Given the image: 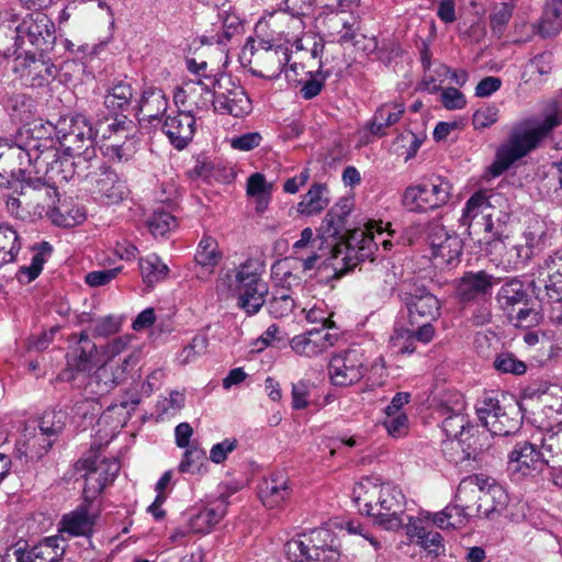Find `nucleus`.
Returning <instances> with one entry per match:
<instances>
[{
	"instance_id": "0eeeda50",
	"label": "nucleus",
	"mask_w": 562,
	"mask_h": 562,
	"mask_svg": "<svg viewBox=\"0 0 562 562\" xmlns=\"http://www.w3.org/2000/svg\"><path fill=\"white\" fill-rule=\"evenodd\" d=\"M14 193L24 195V204L33 215H47L58 201V192L43 175H35V168L26 164L20 167L12 188Z\"/></svg>"
},
{
	"instance_id": "f8f14e48",
	"label": "nucleus",
	"mask_w": 562,
	"mask_h": 562,
	"mask_svg": "<svg viewBox=\"0 0 562 562\" xmlns=\"http://www.w3.org/2000/svg\"><path fill=\"white\" fill-rule=\"evenodd\" d=\"M426 235L435 267L445 268L459 262L463 241L457 233L448 231L440 220H432L427 224Z\"/></svg>"
},
{
	"instance_id": "412c9836",
	"label": "nucleus",
	"mask_w": 562,
	"mask_h": 562,
	"mask_svg": "<svg viewBox=\"0 0 562 562\" xmlns=\"http://www.w3.org/2000/svg\"><path fill=\"white\" fill-rule=\"evenodd\" d=\"M333 327H335V323L331 319H324L322 328H313L294 336L290 340V347L297 356L306 358L317 357L337 341L338 334L328 331Z\"/></svg>"
},
{
	"instance_id": "ddd939ff",
	"label": "nucleus",
	"mask_w": 562,
	"mask_h": 562,
	"mask_svg": "<svg viewBox=\"0 0 562 562\" xmlns=\"http://www.w3.org/2000/svg\"><path fill=\"white\" fill-rule=\"evenodd\" d=\"M497 195H486L485 192H475L465 202L462 210V215L459 220L460 224L467 227L470 236H477L482 240L481 235L486 234L494 237V222H493V203L492 199ZM490 237L484 236L483 239L490 241Z\"/></svg>"
},
{
	"instance_id": "338daca9",
	"label": "nucleus",
	"mask_w": 562,
	"mask_h": 562,
	"mask_svg": "<svg viewBox=\"0 0 562 562\" xmlns=\"http://www.w3.org/2000/svg\"><path fill=\"white\" fill-rule=\"evenodd\" d=\"M148 229L155 237H164L168 232L176 227V218L165 211L154 212L149 217Z\"/></svg>"
},
{
	"instance_id": "dca6fc26",
	"label": "nucleus",
	"mask_w": 562,
	"mask_h": 562,
	"mask_svg": "<svg viewBox=\"0 0 562 562\" xmlns=\"http://www.w3.org/2000/svg\"><path fill=\"white\" fill-rule=\"evenodd\" d=\"M215 88V111L231 114L235 117L250 113L252 106L244 88L229 76H221L218 79L205 76Z\"/></svg>"
},
{
	"instance_id": "58836bf2",
	"label": "nucleus",
	"mask_w": 562,
	"mask_h": 562,
	"mask_svg": "<svg viewBox=\"0 0 562 562\" xmlns=\"http://www.w3.org/2000/svg\"><path fill=\"white\" fill-rule=\"evenodd\" d=\"M508 464L513 471L524 475L541 470L544 464L541 450L528 441L518 442L508 454Z\"/></svg>"
},
{
	"instance_id": "e433bc0d",
	"label": "nucleus",
	"mask_w": 562,
	"mask_h": 562,
	"mask_svg": "<svg viewBox=\"0 0 562 562\" xmlns=\"http://www.w3.org/2000/svg\"><path fill=\"white\" fill-rule=\"evenodd\" d=\"M228 501L221 496L189 518V529L194 533H209L225 517Z\"/></svg>"
},
{
	"instance_id": "09e8293b",
	"label": "nucleus",
	"mask_w": 562,
	"mask_h": 562,
	"mask_svg": "<svg viewBox=\"0 0 562 562\" xmlns=\"http://www.w3.org/2000/svg\"><path fill=\"white\" fill-rule=\"evenodd\" d=\"M238 299L237 305L247 315H256L266 303V297L269 293L267 283H260L258 286L246 288L241 290L232 291Z\"/></svg>"
},
{
	"instance_id": "13d9d810",
	"label": "nucleus",
	"mask_w": 562,
	"mask_h": 562,
	"mask_svg": "<svg viewBox=\"0 0 562 562\" xmlns=\"http://www.w3.org/2000/svg\"><path fill=\"white\" fill-rule=\"evenodd\" d=\"M507 494L501 485L487 481L483 493L482 515L491 517L494 513L502 512L507 505Z\"/></svg>"
},
{
	"instance_id": "2eb2a0df",
	"label": "nucleus",
	"mask_w": 562,
	"mask_h": 562,
	"mask_svg": "<svg viewBox=\"0 0 562 562\" xmlns=\"http://www.w3.org/2000/svg\"><path fill=\"white\" fill-rule=\"evenodd\" d=\"M67 414L63 411H46L38 425V432L24 434L23 453L30 459L41 458L52 447V437L59 435L66 425Z\"/></svg>"
},
{
	"instance_id": "f257e3e1",
	"label": "nucleus",
	"mask_w": 562,
	"mask_h": 562,
	"mask_svg": "<svg viewBox=\"0 0 562 562\" xmlns=\"http://www.w3.org/2000/svg\"><path fill=\"white\" fill-rule=\"evenodd\" d=\"M26 43L41 53L50 52L56 43L54 22L40 11L20 19L14 9H0V54L14 56Z\"/></svg>"
},
{
	"instance_id": "aec40b11",
	"label": "nucleus",
	"mask_w": 562,
	"mask_h": 562,
	"mask_svg": "<svg viewBox=\"0 0 562 562\" xmlns=\"http://www.w3.org/2000/svg\"><path fill=\"white\" fill-rule=\"evenodd\" d=\"M98 348L90 339L88 331L72 334L69 338L68 352L66 355L68 380H74V373L90 372L97 366Z\"/></svg>"
},
{
	"instance_id": "cd10ccee",
	"label": "nucleus",
	"mask_w": 562,
	"mask_h": 562,
	"mask_svg": "<svg viewBox=\"0 0 562 562\" xmlns=\"http://www.w3.org/2000/svg\"><path fill=\"white\" fill-rule=\"evenodd\" d=\"M29 139L23 144L0 146V187L13 188L20 167L29 164Z\"/></svg>"
},
{
	"instance_id": "8fccbe9b",
	"label": "nucleus",
	"mask_w": 562,
	"mask_h": 562,
	"mask_svg": "<svg viewBox=\"0 0 562 562\" xmlns=\"http://www.w3.org/2000/svg\"><path fill=\"white\" fill-rule=\"evenodd\" d=\"M475 516L472 512L459 503L447 506L442 512L434 515L432 524L441 529H456L463 527L471 517Z\"/></svg>"
},
{
	"instance_id": "3c124183",
	"label": "nucleus",
	"mask_w": 562,
	"mask_h": 562,
	"mask_svg": "<svg viewBox=\"0 0 562 562\" xmlns=\"http://www.w3.org/2000/svg\"><path fill=\"white\" fill-rule=\"evenodd\" d=\"M48 216L57 226L74 227L86 220V212L81 206L72 202H63L58 206L55 205L48 213Z\"/></svg>"
},
{
	"instance_id": "a878e982",
	"label": "nucleus",
	"mask_w": 562,
	"mask_h": 562,
	"mask_svg": "<svg viewBox=\"0 0 562 562\" xmlns=\"http://www.w3.org/2000/svg\"><path fill=\"white\" fill-rule=\"evenodd\" d=\"M14 71L32 86H42L54 77L55 66L43 55L36 57L29 50L18 52L14 59Z\"/></svg>"
},
{
	"instance_id": "c85d7f7f",
	"label": "nucleus",
	"mask_w": 562,
	"mask_h": 562,
	"mask_svg": "<svg viewBox=\"0 0 562 562\" xmlns=\"http://www.w3.org/2000/svg\"><path fill=\"white\" fill-rule=\"evenodd\" d=\"M195 131L196 120L190 111L186 110L168 115L162 124V132L178 150H182L189 145Z\"/></svg>"
},
{
	"instance_id": "052dcab7",
	"label": "nucleus",
	"mask_w": 562,
	"mask_h": 562,
	"mask_svg": "<svg viewBox=\"0 0 562 562\" xmlns=\"http://www.w3.org/2000/svg\"><path fill=\"white\" fill-rule=\"evenodd\" d=\"M20 250L18 233L9 225L0 224V267L12 262Z\"/></svg>"
},
{
	"instance_id": "393cba45",
	"label": "nucleus",
	"mask_w": 562,
	"mask_h": 562,
	"mask_svg": "<svg viewBox=\"0 0 562 562\" xmlns=\"http://www.w3.org/2000/svg\"><path fill=\"white\" fill-rule=\"evenodd\" d=\"M522 400L537 403L548 418L562 419V386L537 381L524 389Z\"/></svg>"
},
{
	"instance_id": "37998d69",
	"label": "nucleus",
	"mask_w": 562,
	"mask_h": 562,
	"mask_svg": "<svg viewBox=\"0 0 562 562\" xmlns=\"http://www.w3.org/2000/svg\"><path fill=\"white\" fill-rule=\"evenodd\" d=\"M134 97V89L127 80H115L105 90L104 105L116 119H123L130 109Z\"/></svg>"
},
{
	"instance_id": "2f4dec72",
	"label": "nucleus",
	"mask_w": 562,
	"mask_h": 562,
	"mask_svg": "<svg viewBox=\"0 0 562 562\" xmlns=\"http://www.w3.org/2000/svg\"><path fill=\"white\" fill-rule=\"evenodd\" d=\"M385 483L375 477H364L356 483L352 490V499L361 514H366L374 519V513H378L382 493Z\"/></svg>"
},
{
	"instance_id": "864d4df0",
	"label": "nucleus",
	"mask_w": 562,
	"mask_h": 562,
	"mask_svg": "<svg viewBox=\"0 0 562 562\" xmlns=\"http://www.w3.org/2000/svg\"><path fill=\"white\" fill-rule=\"evenodd\" d=\"M533 29L543 38L558 35L562 31V10L559 4L555 2L548 4Z\"/></svg>"
},
{
	"instance_id": "1a4fd4ad",
	"label": "nucleus",
	"mask_w": 562,
	"mask_h": 562,
	"mask_svg": "<svg viewBox=\"0 0 562 562\" xmlns=\"http://www.w3.org/2000/svg\"><path fill=\"white\" fill-rule=\"evenodd\" d=\"M120 462L116 458L99 459L94 452L82 457L76 463L79 472H85L83 497L94 499L109 484L113 483L120 472Z\"/></svg>"
},
{
	"instance_id": "de8ad7c7",
	"label": "nucleus",
	"mask_w": 562,
	"mask_h": 562,
	"mask_svg": "<svg viewBox=\"0 0 562 562\" xmlns=\"http://www.w3.org/2000/svg\"><path fill=\"white\" fill-rule=\"evenodd\" d=\"M329 190L324 183H314L302 196L297 204V212L302 215L313 216L323 212L329 204Z\"/></svg>"
},
{
	"instance_id": "f03ea898",
	"label": "nucleus",
	"mask_w": 562,
	"mask_h": 562,
	"mask_svg": "<svg viewBox=\"0 0 562 562\" xmlns=\"http://www.w3.org/2000/svg\"><path fill=\"white\" fill-rule=\"evenodd\" d=\"M29 166L35 168V175H43L49 182H68L76 176L81 177L89 168L82 157L68 153L59 154L50 138H29Z\"/></svg>"
},
{
	"instance_id": "9b49d317",
	"label": "nucleus",
	"mask_w": 562,
	"mask_h": 562,
	"mask_svg": "<svg viewBox=\"0 0 562 562\" xmlns=\"http://www.w3.org/2000/svg\"><path fill=\"white\" fill-rule=\"evenodd\" d=\"M384 228L382 222L366 226V229L357 228L347 237L346 243V268L351 269L358 263L370 259L376 249L378 244H381L385 250L392 248V241L383 237Z\"/></svg>"
},
{
	"instance_id": "c9c22d12",
	"label": "nucleus",
	"mask_w": 562,
	"mask_h": 562,
	"mask_svg": "<svg viewBox=\"0 0 562 562\" xmlns=\"http://www.w3.org/2000/svg\"><path fill=\"white\" fill-rule=\"evenodd\" d=\"M93 192L106 204H116L127 196L128 189L114 170L102 166Z\"/></svg>"
},
{
	"instance_id": "7ed1b4c3",
	"label": "nucleus",
	"mask_w": 562,
	"mask_h": 562,
	"mask_svg": "<svg viewBox=\"0 0 562 562\" xmlns=\"http://www.w3.org/2000/svg\"><path fill=\"white\" fill-rule=\"evenodd\" d=\"M560 124L559 114L554 112L547 115L541 123L535 126L519 125L514 127L507 143L497 149L496 160L491 166L492 175L495 177L502 175L516 160L527 156Z\"/></svg>"
},
{
	"instance_id": "f3484780",
	"label": "nucleus",
	"mask_w": 562,
	"mask_h": 562,
	"mask_svg": "<svg viewBox=\"0 0 562 562\" xmlns=\"http://www.w3.org/2000/svg\"><path fill=\"white\" fill-rule=\"evenodd\" d=\"M367 371L363 352L349 348L334 356L328 366L330 381L337 386H349L359 382Z\"/></svg>"
},
{
	"instance_id": "a211bd4d",
	"label": "nucleus",
	"mask_w": 562,
	"mask_h": 562,
	"mask_svg": "<svg viewBox=\"0 0 562 562\" xmlns=\"http://www.w3.org/2000/svg\"><path fill=\"white\" fill-rule=\"evenodd\" d=\"M544 266L552 270L539 289L537 296L543 307L548 308L553 322L562 324V251H557L544 260Z\"/></svg>"
},
{
	"instance_id": "4d7b16f0",
	"label": "nucleus",
	"mask_w": 562,
	"mask_h": 562,
	"mask_svg": "<svg viewBox=\"0 0 562 562\" xmlns=\"http://www.w3.org/2000/svg\"><path fill=\"white\" fill-rule=\"evenodd\" d=\"M271 184H268L263 175L252 173L247 180V194L256 199V211L262 213L270 202Z\"/></svg>"
},
{
	"instance_id": "f704fd0d",
	"label": "nucleus",
	"mask_w": 562,
	"mask_h": 562,
	"mask_svg": "<svg viewBox=\"0 0 562 562\" xmlns=\"http://www.w3.org/2000/svg\"><path fill=\"white\" fill-rule=\"evenodd\" d=\"M487 484V479L482 475H469L464 477L458 486L454 502L465 507L474 515H482L483 493Z\"/></svg>"
},
{
	"instance_id": "423d86ee",
	"label": "nucleus",
	"mask_w": 562,
	"mask_h": 562,
	"mask_svg": "<svg viewBox=\"0 0 562 562\" xmlns=\"http://www.w3.org/2000/svg\"><path fill=\"white\" fill-rule=\"evenodd\" d=\"M476 414L482 424L494 436L515 434L521 425L520 406L502 395L486 394L476 405Z\"/></svg>"
},
{
	"instance_id": "9d476101",
	"label": "nucleus",
	"mask_w": 562,
	"mask_h": 562,
	"mask_svg": "<svg viewBox=\"0 0 562 562\" xmlns=\"http://www.w3.org/2000/svg\"><path fill=\"white\" fill-rule=\"evenodd\" d=\"M451 189L452 187L448 180L441 177H432L427 182L406 188L402 196V203L412 212L435 210L448 203Z\"/></svg>"
},
{
	"instance_id": "ea45409f",
	"label": "nucleus",
	"mask_w": 562,
	"mask_h": 562,
	"mask_svg": "<svg viewBox=\"0 0 562 562\" xmlns=\"http://www.w3.org/2000/svg\"><path fill=\"white\" fill-rule=\"evenodd\" d=\"M351 210L352 201L348 198L340 199L331 206L321 226L323 237L344 238L346 233L350 235L353 231L347 229L346 225Z\"/></svg>"
},
{
	"instance_id": "b1692460",
	"label": "nucleus",
	"mask_w": 562,
	"mask_h": 562,
	"mask_svg": "<svg viewBox=\"0 0 562 562\" xmlns=\"http://www.w3.org/2000/svg\"><path fill=\"white\" fill-rule=\"evenodd\" d=\"M382 495L379 512H373L374 524L381 526L385 530H397L402 528L404 525V494L398 487L390 483H385Z\"/></svg>"
},
{
	"instance_id": "a19ab883",
	"label": "nucleus",
	"mask_w": 562,
	"mask_h": 562,
	"mask_svg": "<svg viewBox=\"0 0 562 562\" xmlns=\"http://www.w3.org/2000/svg\"><path fill=\"white\" fill-rule=\"evenodd\" d=\"M289 479L282 474H272L262 480L258 487V495L262 504L268 508L281 506L291 496Z\"/></svg>"
},
{
	"instance_id": "c756f323",
	"label": "nucleus",
	"mask_w": 562,
	"mask_h": 562,
	"mask_svg": "<svg viewBox=\"0 0 562 562\" xmlns=\"http://www.w3.org/2000/svg\"><path fill=\"white\" fill-rule=\"evenodd\" d=\"M263 265L256 259H247L237 268L228 270L220 278V283L231 292L266 283L262 280Z\"/></svg>"
},
{
	"instance_id": "7c9ffc66",
	"label": "nucleus",
	"mask_w": 562,
	"mask_h": 562,
	"mask_svg": "<svg viewBox=\"0 0 562 562\" xmlns=\"http://www.w3.org/2000/svg\"><path fill=\"white\" fill-rule=\"evenodd\" d=\"M92 501L83 497V502L76 509L65 514L59 522L58 535L90 537L95 525V516L90 514Z\"/></svg>"
},
{
	"instance_id": "79ce46f5",
	"label": "nucleus",
	"mask_w": 562,
	"mask_h": 562,
	"mask_svg": "<svg viewBox=\"0 0 562 562\" xmlns=\"http://www.w3.org/2000/svg\"><path fill=\"white\" fill-rule=\"evenodd\" d=\"M168 99L161 89L147 87L144 89L139 101L135 106V114L139 121L153 122L159 120L167 111Z\"/></svg>"
},
{
	"instance_id": "6e6552de",
	"label": "nucleus",
	"mask_w": 562,
	"mask_h": 562,
	"mask_svg": "<svg viewBox=\"0 0 562 562\" xmlns=\"http://www.w3.org/2000/svg\"><path fill=\"white\" fill-rule=\"evenodd\" d=\"M465 403L462 397L454 402V406L442 405L439 409L442 419V430L450 439H456L458 446L462 449L461 460L475 459L477 453L483 450L479 442L477 429L471 425L463 414Z\"/></svg>"
},
{
	"instance_id": "680f3d73",
	"label": "nucleus",
	"mask_w": 562,
	"mask_h": 562,
	"mask_svg": "<svg viewBox=\"0 0 562 562\" xmlns=\"http://www.w3.org/2000/svg\"><path fill=\"white\" fill-rule=\"evenodd\" d=\"M294 300L284 290L278 291L268 302V312L274 318H284L292 314Z\"/></svg>"
},
{
	"instance_id": "bb28decb",
	"label": "nucleus",
	"mask_w": 562,
	"mask_h": 562,
	"mask_svg": "<svg viewBox=\"0 0 562 562\" xmlns=\"http://www.w3.org/2000/svg\"><path fill=\"white\" fill-rule=\"evenodd\" d=\"M261 45H263V43H261ZM249 48L251 56L255 58V63L260 67V69L250 68L251 74L257 77L269 79L278 78L290 60L288 50L281 46H262L261 48L255 49L252 43Z\"/></svg>"
},
{
	"instance_id": "72a5a7b5",
	"label": "nucleus",
	"mask_w": 562,
	"mask_h": 562,
	"mask_svg": "<svg viewBox=\"0 0 562 562\" xmlns=\"http://www.w3.org/2000/svg\"><path fill=\"white\" fill-rule=\"evenodd\" d=\"M493 284L494 277L486 271H470L459 280L457 294L463 303L479 301L491 293Z\"/></svg>"
},
{
	"instance_id": "6e6d98bb",
	"label": "nucleus",
	"mask_w": 562,
	"mask_h": 562,
	"mask_svg": "<svg viewBox=\"0 0 562 562\" xmlns=\"http://www.w3.org/2000/svg\"><path fill=\"white\" fill-rule=\"evenodd\" d=\"M221 258L222 252L218 249L216 239L211 236H203L194 255L196 265L212 271L213 268L218 265Z\"/></svg>"
},
{
	"instance_id": "e2e57ef3",
	"label": "nucleus",
	"mask_w": 562,
	"mask_h": 562,
	"mask_svg": "<svg viewBox=\"0 0 562 562\" xmlns=\"http://www.w3.org/2000/svg\"><path fill=\"white\" fill-rule=\"evenodd\" d=\"M415 341L411 329L404 327L395 328L390 337V345L397 355H412L416 350Z\"/></svg>"
},
{
	"instance_id": "4468645a",
	"label": "nucleus",
	"mask_w": 562,
	"mask_h": 562,
	"mask_svg": "<svg viewBox=\"0 0 562 562\" xmlns=\"http://www.w3.org/2000/svg\"><path fill=\"white\" fill-rule=\"evenodd\" d=\"M537 245V236L529 232L515 241L508 238L493 240L491 251L496 256L497 266L505 270H518L535 256Z\"/></svg>"
},
{
	"instance_id": "603ef678",
	"label": "nucleus",
	"mask_w": 562,
	"mask_h": 562,
	"mask_svg": "<svg viewBox=\"0 0 562 562\" xmlns=\"http://www.w3.org/2000/svg\"><path fill=\"white\" fill-rule=\"evenodd\" d=\"M540 450L544 464L550 468L562 467V427L543 435Z\"/></svg>"
},
{
	"instance_id": "39448f33",
	"label": "nucleus",
	"mask_w": 562,
	"mask_h": 562,
	"mask_svg": "<svg viewBox=\"0 0 562 562\" xmlns=\"http://www.w3.org/2000/svg\"><path fill=\"white\" fill-rule=\"evenodd\" d=\"M54 136L57 138L66 153L82 157L83 165L90 164L95 158V137L91 122L83 114H76L60 117L52 125Z\"/></svg>"
},
{
	"instance_id": "49530a36",
	"label": "nucleus",
	"mask_w": 562,
	"mask_h": 562,
	"mask_svg": "<svg viewBox=\"0 0 562 562\" xmlns=\"http://www.w3.org/2000/svg\"><path fill=\"white\" fill-rule=\"evenodd\" d=\"M496 300L501 308L507 315H512L517 306L526 305L528 293L524 283L519 279L513 278L501 286L497 292Z\"/></svg>"
},
{
	"instance_id": "4be33fe9",
	"label": "nucleus",
	"mask_w": 562,
	"mask_h": 562,
	"mask_svg": "<svg viewBox=\"0 0 562 562\" xmlns=\"http://www.w3.org/2000/svg\"><path fill=\"white\" fill-rule=\"evenodd\" d=\"M67 543L61 535L47 537L33 547L13 546L10 562H63Z\"/></svg>"
},
{
	"instance_id": "774afa93",
	"label": "nucleus",
	"mask_w": 562,
	"mask_h": 562,
	"mask_svg": "<svg viewBox=\"0 0 562 562\" xmlns=\"http://www.w3.org/2000/svg\"><path fill=\"white\" fill-rule=\"evenodd\" d=\"M494 367L502 373H512L515 375H521L527 371V364L510 352L499 353L494 360Z\"/></svg>"
},
{
	"instance_id": "5fc2aeb1",
	"label": "nucleus",
	"mask_w": 562,
	"mask_h": 562,
	"mask_svg": "<svg viewBox=\"0 0 562 562\" xmlns=\"http://www.w3.org/2000/svg\"><path fill=\"white\" fill-rule=\"evenodd\" d=\"M139 269L144 283L148 286L165 280L169 269L166 263L156 255H149L139 260Z\"/></svg>"
},
{
	"instance_id": "6ab92c4d",
	"label": "nucleus",
	"mask_w": 562,
	"mask_h": 562,
	"mask_svg": "<svg viewBox=\"0 0 562 562\" xmlns=\"http://www.w3.org/2000/svg\"><path fill=\"white\" fill-rule=\"evenodd\" d=\"M128 123L127 116L115 119V122L108 125L109 134H102L100 149L108 158L121 162L130 160L134 155L135 147Z\"/></svg>"
},
{
	"instance_id": "0e129e2a",
	"label": "nucleus",
	"mask_w": 562,
	"mask_h": 562,
	"mask_svg": "<svg viewBox=\"0 0 562 562\" xmlns=\"http://www.w3.org/2000/svg\"><path fill=\"white\" fill-rule=\"evenodd\" d=\"M514 4L502 2L494 5L490 14V24L493 33L501 36L505 26L508 24L513 16Z\"/></svg>"
},
{
	"instance_id": "4c0bfd02",
	"label": "nucleus",
	"mask_w": 562,
	"mask_h": 562,
	"mask_svg": "<svg viewBox=\"0 0 562 562\" xmlns=\"http://www.w3.org/2000/svg\"><path fill=\"white\" fill-rule=\"evenodd\" d=\"M406 533L416 544L427 551L429 555L434 558L445 555L446 548L442 536L432 528L425 526L420 519H411Z\"/></svg>"
},
{
	"instance_id": "69168bd1",
	"label": "nucleus",
	"mask_w": 562,
	"mask_h": 562,
	"mask_svg": "<svg viewBox=\"0 0 562 562\" xmlns=\"http://www.w3.org/2000/svg\"><path fill=\"white\" fill-rule=\"evenodd\" d=\"M507 316L516 327L524 328L537 326L542 318L539 311L533 307H528L527 304L517 306L515 312Z\"/></svg>"
},
{
	"instance_id": "20e7f679",
	"label": "nucleus",
	"mask_w": 562,
	"mask_h": 562,
	"mask_svg": "<svg viewBox=\"0 0 562 562\" xmlns=\"http://www.w3.org/2000/svg\"><path fill=\"white\" fill-rule=\"evenodd\" d=\"M291 562H336L340 557V543L327 528H316L291 539L284 547Z\"/></svg>"
},
{
	"instance_id": "c03bdc74",
	"label": "nucleus",
	"mask_w": 562,
	"mask_h": 562,
	"mask_svg": "<svg viewBox=\"0 0 562 562\" xmlns=\"http://www.w3.org/2000/svg\"><path fill=\"white\" fill-rule=\"evenodd\" d=\"M405 112L403 103L386 102L381 104L374 112L372 119L368 122L367 128L369 132L376 136L382 137L386 135V130L397 123Z\"/></svg>"
},
{
	"instance_id": "5701e85b",
	"label": "nucleus",
	"mask_w": 562,
	"mask_h": 562,
	"mask_svg": "<svg viewBox=\"0 0 562 562\" xmlns=\"http://www.w3.org/2000/svg\"><path fill=\"white\" fill-rule=\"evenodd\" d=\"M205 80L199 78L182 82L175 91V103L191 114L193 111H206L211 105L215 109V88L211 90L212 83Z\"/></svg>"
},
{
	"instance_id": "bf43d9fd",
	"label": "nucleus",
	"mask_w": 562,
	"mask_h": 562,
	"mask_svg": "<svg viewBox=\"0 0 562 562\" xmlns=\"http://www.w3.org/2000/svg\"><path fill=\"white\" fill-rule=\"evenodd\" d=\"M218 18L222 21L223 33L217 36L216 42L218 44H226L233 37L240 35L244 31V24L239 15L233 10L231 4H227L218 13Z\"/></svg>"
},
{
	"instance_id": "473e14b6",
	"label": "nucleus",
	"mask_w": 562,
	"mask_h": 562,
	"mask_svg": "<svg viewBox=\"0 0 562 562\" xmlns=\"http://www.w3.org/2000/svg\"><path fill=\"white\" fill-rule=\"evenodd\" d=\"M411 325L420 322H434L440 315L439 300L431 293L423 290L419 293L408 294L405 299Z\"/></svg>"
},
{
	"instance_id": "a18cd8bd",
	"label": "nucleus",
	"mask_w": 562,
	"mask_h": 562,
	"mask_svg": "<svg viewBox=\"0 0 562 562\" xmlns=\"http://www.w3.org/2000/svg\"><path fill=\"white\" fill-rule=\"evenodd\" d=\"M116 386L117 383L111 374V361L105 360L92 375L87 376L85 386V391L87 393L86 403L93 404L95 396L108 394Z\"/></svg>"
}]
</instances>
